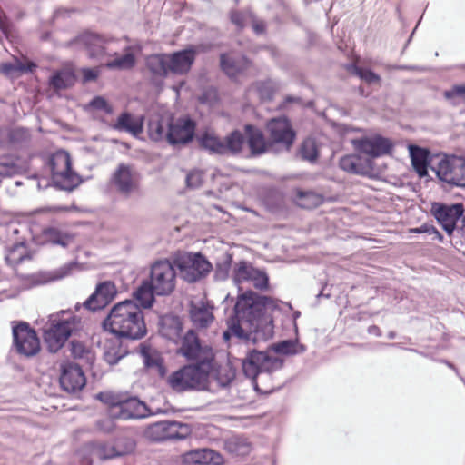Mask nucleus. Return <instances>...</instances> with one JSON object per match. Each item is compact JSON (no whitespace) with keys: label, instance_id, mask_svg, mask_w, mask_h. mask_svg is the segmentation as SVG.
<instances>
[{"label":"nucleus","instance_id":"nucleus-47","mask_svg":"<svg viewBox=\"0 0 465 465\" xmlns=\"http://www.w3.org/2000/svg\"><path fill=\"white\" fill-rule=\"evenodd\" d=\"M45 235L46 240L54 244H60L64 247L67 246L73 241V238L70 235L62 233L54 228L45 230Z\"/></svg>","mask_w":465,"mask_h":465},{"label":"nucleus","instance_id":"nucleus-12","mask_svg":"<svg viewBox=\"0 0 465 465\" xmlns=\"http://www.w3.org/2000/svg\"><path fill=\"white\" fill-rule=\"evenodd\" d=\"M180 276L193 282L205 276L212 269L211 263L200 253L186 254L176 261Z\"/></svg>","mask_w":465,"mask_h":465},{"label":"nucleus","instance_id":"nucleus-54","mask_svg":"<svg viewBox=\"0 0 465 465\" xmlns=\"http://www.w3.org/2000/svg\"><path fill=\"white\" fill-rule=\"evenodd\" d=\"M231 19L237 26L244 27L252 19V15L250 13L234 12L232 14Z\"/></svg>","mask_w":465,"mask_h":465},{"label":"nucleus","instance_id":"nucleus-13","mask_svg":"<svg viewBox=\"0 0 465 465\" xmlns=\"http://www.w3.org/2000/svg\"><path fill=\"white\" fill-rule=\"evenodd\" d=\"M233 281L240 291L242 290L240 285L243 283H248L249 286L259 290H265L268 288L269 279L264 272L254 268L250 262L242 261L234 264Z\"/></svg>","mask_w":465,"mask_h":465},{"label":"nucleus","instance_id":"nucleus-43","mask_svg":"<svg viewBox=\"0 0 465 465\" xmlns=\"http://www.w3.org/2000/svg\"><path fill=\"white\" fill-rule=\"evenodd\" d=\"M154 290L149 282H144L134 293L136 301L143 308H150L154 302Z\"/></svg>","mask_w":465,"mask_h":465},{"label":"nucleus","instance_id":"nucleus-15","mask_svg":"<svg viewBox=\"0 0 465 465\" xmlns=\"http://www.w3.org/2000/svg\"><path fill=\"white\" fill-rule=\"evenodd\" d=\"M351 143L355 151L364 153L370 158H375L389 153L392 148L391 141L380 135L351 139Z\"/></svg>","mask_w":465,"mask_h":465},{"label":"nucleus","instance_id":"nucleus-64","mask_svg":"<svg viewBox=\"0 0 465 465\" xmlns=\"http://www.w3.org/2000/svg\"><path fill=\"white\" fill-rule=\"evenodd\" d=\"M252 23V28L256 34H262L264 30V25L262 22L255 21L253 18L250 20Z\"/></svg>","mask_w":465,"mask_h":465},{"label":"nucleus","instance_id":"nucleus-49","mask_svg":"<svg viewBox=\"0 0 465 465\" xmlns=\"http://www.w3.org/2000/svg\"><path fill=\"white\" fill-rule=\"evenodd\" d=\"M116 417H113L111 413L109 412L107 416H104L103 418H100L95 422V429L99 432L102 433H111L115 430V422L114 420H116Z\"/></svg>","mask_w":465,"mask_h":465},{"label":"nucleus","instance_id":"nucleus-45","mask_svg":"<svg viewBox=\"0 0 465 465\" xmlns=\"http://www.w3.org/2000/svg\"><path fill=\"white\" fill-rule=\"evenodd\" d=\"M245 144L243 135L238 132H232L224 139L225 153H238Z\"/></svg>","mask_w":465,"mask_h":465},{"label":"nucleus","instance_id":"nucleus-39","mask_svg":"<svg viewBox=\"0 0 465 465\" xmlns=\"http://www.w3.org/2000/svg\"><path fill=\"white\" fill-rule=\"evenodd\" d=\"M111 185L123 194H131L138 190V182L134 176H113Z\"/></svg>","mask_w":465,"mask_h":465},{"label":"nucleus","instance_id":"nucleus-20","mask_svg":"<svg viewBox=\"0 0 465 465\" xmlns=\"http://www.w3.org/2000/svg\"><path fill=\"white\" fill-rule=\"evenodd\" d=\"M27 178L35 180L38 188L54 187L65 192H72L84 182L81 176H27Z\"/></svg>","mask_w":465,"mask_h":465},{"label":"nucleus","instance_id":"nucleus-42","mask_svg":"<svg viewBox=\"0 0 465 465\" xmlns=\"http://www.w3.org/2000/svg\"><path fill=\"white\" fill-rule=\"evenodd\" d=\"M141 356L143 363L148 368L162 369L163 359L158 351L147 345L141 346Z\"/></svg>","mask_w":465,"mask_h":465},{"label":"nucleus","instance_id":"nucleus-25","mask_svg":"<svg viewBox=\"0 0 465 465\" xmlns=\"http://www.w3.org/2000/svg\"><path fill=\"white\" fill-rule=\"evenodd\" d=\"M170 72L177 74H186L195 59V51L192 48L168 54Z\"/></svg>","mask_w":465,"mask_h":465},{"label":"nucleus","instance_id":"nucleus-57","mask_svg":"<svg viewBox=\"0 0 465 465\" xmlns=\"http://www.w3.org/2000/svg\"><path fill=\"white\" fill-rule=\"evenodd\" d=\"M123 354L118 353L116 349L107 350L104 355L105 361L108 362L110 365L116 364L119 361V360L123 358Z\"/></svg>","mask_w":465,"mask_h":465},{"label":"nucleus","instance_id":"nucleus-63","mask_svg":"<svg viewBox=\"0 0 465 465\" xmlns=\"http://www.w3.org/2000/svg\"><path fill=\"white\" fill-rule=\"evenodd\" d=\"M133 173V167L129 164L121 163L119 164L114 174H131Z\"/></svg>","mask_w":465,"mask_h":465},{"label":"nucleus","instance_id":"nucleus-55","mask_svg":"<svg viewBox=\"0 0 465 465\" xmlns=\"http://www.w3.org/2000/svg\"><path fill=\"white\" fill-rule=\"evenodd\" d=\"M90 106L94 109L103 110L106 114L113 113V107L101 96L94 98L90 102Z\"/></svg>","mask_w":465,"mask_h":465},{"label":"nucleus","instance_id":"nucleus-14","mask_svg":"<svg viewBox=\"0 0 465 465\" xmlns=\"http://www.w3.org/2000/svg\"><path fill=\"white\" fill-rule=\"evenodd\" d=\"M13 338L17 351L25 356H33L40 350L36 333L25 322L13 326Z\"/></svg>","mask_w":465,"mask_h":465},{"label":"nucleus","instance_id":"nucleus-5","mask_svg":"<svg viewBox=\"0 0 465 465\" xmlns=\"http://www.w3.org/2000/svg\"><path fill=\"white\" fill-rule=\"evenodd\" d=\"M83 327L81 318L70 311H60L51 314L43 326V335L51 352H56L69 337Z\"/></svg>","mask_w":465,"mask_h":465},{"label":"nucleus","instance_id":"nucleus-28","mask_svg":"<svg viewBox=\"0 0 465 465\" xmlns=\"http://www.w3.org/2000/svg\"><path fill=\"white\" fill-rule=\"evenodd\" d=\"M143 127V117L133 115L129 113L121 114L116 122L113 124V128L118 131H124L138 136L142 134Z\"/></svg>","mask_w":465,"mask_h":465},{"label":"nucleus","instance_id":"nucleus-60","mask_svg":"<svg viewBox=\"0 0 465 465\" xmlns=\"http://www.w3.org/2000/svg\"><path fill=\"white\" fill-rule=\"evenodd\" d=\"M229 263L218 264L215 272V276L218 279L223 280L228 276Z\"/></svg>","mask_w":465,"mask_h":465},{"label":"nucleus","instance_id":"nucleus-56","mask_svg":"<svg viewBox=\"0 0 465 465\" xmlns=\"http://www.w3.org/2000/svg\"><path fill=\"white\" fill-rule=\"evenodd\" d=\"M357 74L361 79L370 84L379 83L380 81L379 75L368 69L359 68L357 69Z\"/></svg>","mask_w":465,"mask_h":465},{"label":"nucleus","instance_id":"nucleus-26","mask_svg":"<svg viewBox=\"0 0 465 465\" xmlns=\"http://www.w3.org/2000/svg\"><path fill=\"white\" fill-rule=\"evenodd\" d=\"M408 151L411 165L417 174H428L433 154L428 149L413 144L408 145Z\"/></svg>","mask_w":465,"mask_h":465},{"label":"nucleus","instance_id":"nucleus-37","mask_svg":"<svg viewBox=\"0 0 465 465\" xmlns=\"http://www.w3.org/2000/svg\"><path fill=\"white\" fill-rule=\"evenodd\" d=\"M148 69L155 75L164 76L170 72L168 54L150 55L146 60Z\"/></svg>","mask_w":465,"mask_h":465},{"label":"nucleus","instance_id":"nucleus-38","mask_svg":"<svg viewBox=\"0 0 465 465\" xmlns=\"http://www.w3.org/2000/svg\"><path fill=\"white\" fill-rule=\"evenodd\" d=\"M199 141L200 144L210 152L225 154L224 140H221L213 131L204 132Z\"/></svg>","mask_w":465,"mask_h":465},{"label":"nucleus","instance_id":"nucleus-23","mask_svg":"<svg viewBox=\"0 0 465 465\" xmlns=\"http://www.w3.org/2000/svg\"><path fill=\"white\" fill-rule=\"evenodd\" d=\"M190 317L198 328H206L213 321V307L203 299L191 302Z\"/></svg>","mask_w":465,"mask_h":465},{"label":"nucleus","instance_id":"nucleus-52","mask_svg":"<svg viewBox=\"0 0 465 465\" xmlns=\"http://www.w3.org/2000/svg\"><path fill=\"white\" fill-rule=\"evenodd\" d=\"M445 190L454 187L465 188V176H437Z\"/></svg>","mask_w":465,"mask_h":465},{"label":"nucleus","instance_id":"nucleus-6","mask_svg":"<svg viewBox=\"0 0 465 465\" xmlns=\"http://www.w3.org/2000/svg\"><path fill=\"white\" fill-rule=\"evenodd\" d=\"M213 365L195 363L185 365L167 378L169 386L175 391L204 390Z\"/></svg>","mask_w":465,"mask_h":465},{"label":"nucleus","instance_id":"nucleus-17","mask_svg":"<svg viewBox=\"0 0 465 465\" xmlns=\"http://www.w3.org/2000/svg\"><path fill=\"white\" fill-rule=\"evenodd\" d=\"M110 413L119 420L142 419L149 414V410L144 402L136 398H130L126 401L113 403L110 407Z\"/></svg>","mask_w":465,"mask_h":465},{"label":"nucleus","instance_id":"nucleus-4","mask_svg":"<svg viewBox=\"0 0 465 465\" xmlns=\"http://www.w3.org/2000/svg\"><path fill=\"white\" fill-rule=\"evenodd\" d=\"M195 127V123L187 116L173 119L167 115H155L149 120L147 132L153 141L181 145L193 140Z\"/></svg>","mask_w":465,"mask_h":465},{"label":"nucleus","instance_id":"nucleus-11","mask_svg":"<svg viewBox=\"0 0 465 465\" xmlns=\"http://www.w3.org/2000/svg\"><path fill=\"white\" fill-rule=\"evenodd\" d=\"M266 129L275 152L290 150L295 139V133L287 118L271 119Z\"/></svg>","mask_w":465,"mask_h":465},{"label":"nucleus","instance_id":"nucleus-58","mask_svg":"<svg viewBox=\"0 0 465 465\" xmlns=\"http://www.w3.org/2000/svg\"><path fill=\"white\" fill-rule=\"evenodd\" d=\"M4 180L0 181V183H4L11 193H15V190L11 189V186H20L22 183L20 181L14 180V176H3Z\"/></svg>","mask_w":465,"mask_h":465},{"label":"nucleus","instance_id":"nucleus-40","mask_svg":"<svg viewBox=\"0 0 465 465\" xmlns=\"http://www.w3.org/2000/svg\"><path fill=\"white\" fill-rule=\"evenodd\" d=\"M31 256L27 252L24 242H19L10 247L5 254V261L10 266H16L20 262L30 260Z\"/></svg>","mask_w":465,"mask_h":465},{"label":"nucleus","instance_id":"nucleus-10","mask_svg":"<svg viewBox=\"0 0 465 465\" xmlns=\"http://www.w3.org/2000/svg\"><path fill=\"white\" fill-rule=\"evenodd\" d=\"M178 353L188 361L213 365L214 354L212 348L205 344L203 345L193 331H187L182 338Z\"/></svg>","mask_w":465,"mask_h":465},{"label":"nucleus","instance_id":"nucleus-41","mask_svg":"<svg viewBox=\"0 0 465 465\" xmlns=\"http://www.w3.org/2000/svg\"><path fill=\"white\" fill-rule=\"evenodd\" d=\"M235 369L230 361L220 364L214 370V379L221 387L228 386L235 378Z\"/></svg>","mask_w":465,"mask_h":465},{"label":"nucleus","instance_id":"nucleus-18","mask_svg":"<svg viewBox=\"0 0 465 465\" xmlns=\"http://www.w3.org/2000/svg\"><path fill=\"white\" fill-rule=\"evenodd\" d=\"M60 384L67 392L80 391L86 384V379L83 370L72 362L61 364Z\"/></svg>","mask_w":465,"mask_h":465},{"label":"nucleus","instance_id":"nucleus-35","mask_svg":"<svg viewBox=\"0 0 465 465\" xmlns=\"http://www.w3.org/2000/svg\"><path fill=\"white\" fill-rule=\"evenodd\" d=\"M247 64L248 61L244 57L236 60L231 54H222L221 56V67L231 77L247 68Z\"/></svg>","mask_w":465,"mask_h":465},{"label":"nucleus","instance_id":"nucleus-1","mask_svg":"<svg viewBox=\"0 0 465 465\" xmlns=\"http://www.w3.org/2000/svg\"><path fill=\"white\" fill-rule=\"evenodd\" d=\"M271 300L251 291L238 295L234 305L235 318L228 321V330L223 339L228 341L234 336L242 343L257 344L266 341L273 336L272 319L267 313Z\"/></svg>","mask_w":465,"mask_h":465},{"label":"nucleus","instance_id":"nucleus-46","mask_svg":"<svg viewBox=\"0 0 465 465\" xmlns=\"http://www.w3.org/2000/svg\"><path fill=\"white\" fill-rule=\"evenodd\" d=\"M300 154L304 160L315 161L318 157V146L315 140L312 138L304 140L300 149Z\"/></svg>","mask_w":465,"mask_h":465},{"label":"nucleus","instance_id":"nucleus-27","mask_svg":"<svg viewBox=\"0 0 465 465\" xmlns=\"http://www.w3.org/2000/svg\"><path fill=\"white\" fill-rule=\"evenodd\" d=\"M339 165L343 172L355 174H366L371 170V161L358 154H349L341 157Z\"/></svg>","mask_w":465,"mask_h":465},{"label":"nucleus","instance_id":"nucleus-21","mask_svg":"<svg viewBox=\"0 0 465 465\" xmlns=\"http://www.w3.org/2000/svg\"><path fill=\"white\" fill-rule=\"evenodd\" d=\"M116 295V287L112 282L100 283L95 292L84 302V307L96 311L105 307Z\"/></svg>","mask_w":465,"mask_h":465},{"label":"nucleus","instance_id":"nucleus-9","mask_svg":"<svg viewBox=\"0 0 465 465\" xmlns=\"http://www.w3.org/2000/svg\"><path fill=\"white\" fill-rule=\"evenodd\" d=\"M191 429L188 424L171 420H162L146 427L144 435L153 441L183 440L188 437Z\"/></svg>","mask_w":465,"mask_h":465},{"label":"nucleus","instance_id":"nucleus-19","mask_svg":"<svg viewBox=\"0 0 465 465\" xmlns=\"http://www.w3.org/2000/svg\"><path fill=\"white\" fill-rule=\"evenodd\" d=\"M435 174L465 173V158L458 155L435 153L430 159V168Z\"/></svg>","mask_w":465,"mask_h":465},{"label":"nucleus","instance_id":"nucleus-48","mask_svg":"<svg viewBox=\"0 0 465 465\" xmlns=\"http://www.w3.org/2000/svg\"><path fill=\"white\" fill-rule=\"evenodd\" d=\"M31 68L26 67L22 62L15 60L12 63H4L0 65V71L10 77L16 76L21 72L29 71Z\"/></svg>","mask_w":465,"mask_h":465},{"label":"nucleus","instance_id":"nucleus-8","mask_svg":"<svg viewBox=\"0 0 465 465\" xmlns=\"http://www.w3.org/2000/svg\"><path fill=\"white\" fill-rule=\"evenodd\" d=\"M149 283L157 295L170 294L176 283V271L173 264L167 260L154 262L151 267Z\"/></svg>","mask_w":465,"mask_h":465},{"label":"nucleus","instance_id":"nucleus-34","mask_svg":"<svg viewBox=\"0 0 465 465\" xmlns=\"http://www.w3.org/2000/svg\"><path fill=\"white\" fill-rule=\"evenodd\" d=\"M225 449L230 453L237 456L248 455L252 450V444L247 438L241 435L229 437L224 443Z\"/></svg>","mask_w":465,"mask_h":465},{"label":"nucleus","instance_id":"nucleus-7","mask_svg":"<svg viewBox=\"0 0 465 465\" xmlns=\"http://www.w3.org/2000/svg\"><path fill=\"white\" fill-rule=\"evenodd\" d=\"M135 448L133 440H127L124 448L107 443H90L84 446L78 452L83 465H91L94 459L109 460L132 452Z\"/></svg>","mask_w":465,"mask_h":465},{"label":"nucleus","instance_id":"nucleus-24","mask_svg":"<svg viewBox=\"0 0 465 465\" xmlns=\"http://www.w3.org/2000/svg\"><path fill=\"white\" fill-rule=\"evenodd\" d=\"M247 144L252 155H261L269 152H275L271 141L266 142L262 131L252 125L245 126Z\"/></svg>","mask_w":465,"mask_h":465},{"label":"nucleus","instance_id":"nucleus-30","mask_svg":"<svg viewBox=\"0 0 465 465\" xmlns=\"http://www.w3.org/2000/svg\"><path fill=\"white\" fill-rule=\"evenodd\" d=\"M182 322L180 319L173 315L162 317L160 322V333L163 337L177 342L181 338Z\"/></svg>","mask_w":465,"mask_h":465},{"label":"nucleus","instance_id":"nucleus-16","mask_svg":"<svg viewBox=\"0 0 465 465\" xmlns=\"http://www.w3.org/2000/svg\"><path fill=\"white\" fill-rule=\"evenodd\" d=\"M430 211L447 233L451 234L456 227L457 221L464 213V208L461 203L447 205L440 203H434L431 205Z\"/></svg>","mask_w":465,"mask_h":465},{"label":"nucleus","instance_id":"nucleus-31","mask_svg":"<svg viewBox=\"0 0 465 465\" xmlns=\"http://www.w3.org/2000/svg\"><path fill=\"white\" fill-rule=\"evenodd\" d=\"M76 266L77 264L75 262H70L52 272H44L33 274L30 278L32 279L34 285L44 284L51 281H56L66 277Z\"/></svg>","mask_w":465,"mask_h":465},{"label":"nucleus","instance_id":"nucleus-3","mask_svg":"<svg viewBox=\"0 0 465 465\" xmlns=\"http://www.w3.org/2000/svg\"><path fill=\"white\" fill-rule=\"evenodd\" d=\"M103 325L115 336L131 340L142 339L147 332L143 312L132 300L114 305Z\"/></svg>","mask_w":465,"mask_h":465},{"label":"nucleus","instance_id":"nucleus-33","mask_svg":"<svg viewBox=\"0 0 465 465\" xmlns=\"http://www.w3.org/2000/svg\"><path fill=\"white\" fill-rule=\"evenodd\" d=\"M138 53V48L134 46H127L124 48V54H115V57L106 64V66L112 69L120 70L132 68L135 64Z\"/></svg>","mask_w":465,"mask_h":465},{"label":"nucleus","instance_id":"nucleus-2","mask_svg":"<svg viewBox=\"0 0 465 465\" xmlns=\"http://www.w3.org/2000/svg\"><path fill=\"white\" fill-rule=\"evenodd\" d=\"M305 347L297 340H285L273 343L266 351L249 349L242 360V367L244 375L251 379L255 389H258L257 379L262 374H271L283 366L281 356H292L302 353Z\"/></svg>","mask_w":465,"mask_h":465},{"label":"nucleus","instance_id":"nucleus-61","mask_svg":"<svg viewBox=\"0 0 465 465\" xmlns=\"http://www.w3.org/2000/svg\"><path fill=\"white\" fill-rule=\"evenodd\" d=\"M82 72L85 82L94 80L98 75L96 69L84 68Z\"/></svg>","mask_w":465,"mask_h":465},{"label":"nucleus","instance_id":"nucleus-53","mask_svg":"<svg viewBox=\"0 0 465 465\" xmlns=\"http://www.w3.org/2000/svg\"><path fill=\"white\" fill-rule=\"evenodd\" d=\"M72 355L75 359H84L90 361L93 359V354L83 343L73 341L71 343Z\"/></svg>","mask_w":465,"mask_h":465},{"label":"nucleus","instance_id":"nucleus-32","mask_svg":"<svg viewBox=\"0 0 465 465\" xmlns=\"http://www.w3.org/2000/svg\"><path fill=\"white\" fill-rule=\"evenodd\" d=\"M52 174H74L72 173V162L70 155L65 151H57L49 161Z\"/></svg>","mask_w":465,"mask_h":465},{"label":"nucleus","instance_id":"nucleus-44","mask_svg":"<svg viewBox=\"0 0 465 465\" xmlns=\"http://www.w3.org/2000/svg\"><path fill=\"white\" fill-rule=\"evenodd\" d=\"M75 76L72 70L64 69L54 74L50 80L51 85L55 89L67 88L74 84Z\"/></svg>","mask_w":465,"mask_h":465},{"label":"nucleus","instance_id":"nucleus-22","mask_svg":"<svg viewBox=\"0 0 465 465\" xmlns=\"http://www.w3.org/2000/svg\"><path fill=\"white\" fill-rule=\"evenodd\" d=\"M183 461L186 465H221L223 459L213 450L196 449L185 453Z\"/></svg>","mask_w":465,"mask_h":465},{"label":"nucleus","instance_id":"nucleus-29","mask_svg":"<svg viewBox=\"0 0 465 465\" xmlns=\"http://www.w3.org/2000/svg\"><path fill=\"white\" fill-rule=\"evenodd\" d=\"M277 89L276 83L272 80L257 81L248 89L247 96L251 101H267L272 98Z\"/></svg>","mask_w":465,"mask_h":465},{"label":"nucleus","instance_id":"nucleus-50","mask_svg":"<svg viewBox=\"0 0 465 465\" xmlns=\"http://www.w3.org/2000/svg\"><path fill=\"white\" fill-rule=\"evenodd\" d=\"M321 203V197L313 193L308 192L299 193L298 204L303 208H312L319 205Z\"/></svg>","mask_w":465,"mask_h":465},{"label":"nucleus","instance_id":"nucleus-62","mask_svg":"<svg viewBox=\"0 0 465 465\" xmlns=\"http://www.w3.org/2000/svg\"><path fill=\"white\" fill-rule=\"evenodd\" d=\"M68 210H69V208L64 207V206H52V207H46V208L40 209L37 212H39V213L46 212V213H62V212H67Z\"/></svg>","mask_w":465,"mask_h":465},{"label":"nucleus","instance_id":"nucleus-36","mask_svg":"<svg viewBox=\"0 0 465 465\" xmlns=\"http://www.w3.org/2000/svg\"><path fill=\"white\" fill-rule=\"evenodd\" d=\"M79 41L89 50L91 56L98 55L102 54L105 49L109 50L108 47L104 46V39L94 33H86L83 35Z\"/></svg>","mask_w":465,"mask_h":465},{"label":"nucleus","instance_id":"nucleus-59","mask_svg":"<svg viewBox=\"0 0 465 465\" xmlns=\"http://www.w3.org/2000/svg\"><path fill=\"white\" fill-rule=\"evenodd\" d=\"M185 183L189 188H198L203 183L202 176H185Z\"/></svg>","mask_w":465,"mask_h":465},{"label":"nucleus","instance_id":"nucleus-51","mask_svg":"<svg viewBox=\"0 0 465 465\" xmlns=\"http://www.w3.org/2000/svg\"><path fill=\"white\" fill-rule=\"evenodd\" d=\"M444 95L453 104L465 102V85H455L451 89L445 91Z\"/></svg>","mask_w":465,"mask_h":465}]
</instances>
